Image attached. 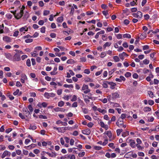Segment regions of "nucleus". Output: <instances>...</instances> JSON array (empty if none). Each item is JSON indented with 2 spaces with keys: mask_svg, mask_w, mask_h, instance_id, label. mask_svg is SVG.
<instances>
[{
  "mask_svg": "<svg viewBox=\"0 0 159 159\" xmlns=\"http://www.w3.org/2000/svg\"><path fill=\"white\" fill-rule=\"evenodd\" d=\"M23 113L24 116L22 113H19V116L22 119H25V117L28 118L30 115V112L28 111V109L26 107H24L22 109Z\"/></svg>",
  "mask_w": 159,
  "mask_h": 159,
  "instance_id": "f257e3e1",
  "label": "nucleus"
},
{
  "mask_svg": "<svg viewBox=\"0 0 159 159\" xmlns=\"http://www.w3.org/2000/svg\"><path fill=\"white\" fill-rule=\"evenodd\" d=\"M10 12L13 14L15 18L17 19L18 20L21 18L24 13L23 10V9H20V11L16 13V11L15 10V11H10Z\"/></svg>",
  "mask_w": 159,
  "mask_h": 159,
  "instance_id": "f03ea898",
  "label": "nucleus"
},
{
  "mask_svg": "<svg viewBox=\"0 0 159 159\" xmlns=\"http://www.w3.org/2000/svg\"><path fill=\"white\" fill-rule=\"evenodd\" d=\"M82 90L84 91V93L85 94H87L90 92V90L89 89L88 85L84 84L82 87Z\"/></svg>",
  "mask_w": 159,
  "mask_h": 159,
  "instance_id": "7ed1b4c3",
  "label": "nucleus"
},
{
  "mask_svg": "<svg viewBox=\"0 0 159 159\" xmlns=\"http://www.w3.org/2000/svg\"><path fill=\"white\" fill-rule=\"evenodd\" d=\"M133 16L135 17L140 19L143 16L142 14L140 11H138L137 13H134L133 14Z\"/></svg>",
  "mask_w": 159,
  "mask_h": 159,
  "instance_id": "20e7f679",
  "label": "nucleus"
},
{
  "mask_svg": "<svg viewBox=\"0 0 159 159\" xmlns=\"http://www.w3.org/2000/svg\"><path fill=\"white\" fill-rule=\"evenodd\" d=\"M55 94L53 93H49L47 92H45L44 94V96L48 99L50 97H54L55 96Z\"/></svg>",
  "mask_w": 159,
  "mask_h": 159,
  "instance_id": "39448f33",
  "label": "nucleus"
},
{
  "mask_svg": "<svg viewBox=\"0 0 159 159\" xmlns=\"http://www.w3.org/2000/svg\"><path fill=\"white\" fill-rule=\"evenodd\" d=\"M20 54L16 53L13 57V59L14 61H19L20 60Z\"/></svg>",
  "mask_w": 159,
  "mask_h": 159,
  "instance_id": "423d86ee",
  "label": "nucleus"
},
{
  "mask_svg": "<svg viewBox=\"0 0 159 159\" xmlns=\"http://www.w3.org/2000/svg\"><path fill=\"white\" fill-rule=\"evenodd\" d=\"M11 152L7 151H5L1 156V157L2 158H3L6 156H10L11 155Z\"/></svg>",
  "mask_w": 159,
  "mask_h": 159,
  "instance_id": "0eeeda50",
  "label": "nucleus"
},
{
  "mask_svg": "<svg viewBox=\"0 0 159 159\" xmlns=\"http://www.w3.org/2000/svg\"><path fill=\"white\" fill-rule=\"evenodd\" d=\"M82 133L84 134L89 135L91 133V131L88 128L85 130H82Z\"/></svg>",
  "mask_w": 159,
  "mask_h": 159,
  "instance_id": "6e6552de",
  "label": "nucleus"
},
{
  "mask_svg": "<svg viewBox=\"0 0 159 159\" xmlns=\"http://www.w3.org/2000/svg\"><path fill=\"white\" fill-rule=\"evenodd\" d=\"M3 40L7 43H9L11 42V38L7 36H4L3 38Z\"/></svg>",
  "mask_w": 159,
  "mask_h": 159,
  "instance_id": "1a4fd4ad",
  "label": "nucleus"
},
{
  "mask_svg": "<svg viewBox=\"0 0 159 159\" xmlns=\"http://www.w3.org/2000/svg\"><path fill=\"white\" fill-rule=\"evenodd\" d=\"M119 94L116 92L113 93L112 94V98L113 99H116L119 97Z\"/></svg>",
  "mask_w": 159,
  "mask_h": 159,
  "instance_id": "9d476101",
  "label": "nucleus"
},
{
  "mask_svg": "<svg viewBox=\"0 0 159 159\" xmlns=\"http://www.w3.org/2000/svg\"><path fill=\"white\" fill-rule=\"evenodd\" d=\"M106 82L108 83V84L111 86L110 87L111 89H114V87L116 85L115 83H113L112 82H108V81H106Z\"/></svg>",
  "mask_w": 159,
  "mask_h": 159,
  "instance_id": "9b49d317",
  "label": "nucleus"
},
{
  "mask_svg": "<svg viewBox=\"0 0 159 159\" xmlns=\"http://www.w3.org/2000/svg\"><path fill=\"white\" fill-rule=\"evenodd\" d=\"M36 146V144L33 143L29 146H25V148L27 149H31L32 148H34Z\"/></svg>",
  "mask_w": 159,
  "mask_h": 159,
  "instance_id": "f8f14e48",
  "label": "nucleus"
},
{
  "mask_svg": "<svg viewBox=\"0 0 159 159\" xmlns=\"http://www.w3.org/2000/svg\"><path fill=\"white\" fill-rule=\"evenodd\" d=\"M5 57L7 59L11 60L12 58V56L10 53H5L4 54Z\"/></svg>",
  "mask_w": 159,
  "mask_h": 159,
  "instance_id": "ddd939ff",
  "label": "nucleus"
},
{
  "mask_svg": "<svg viewBox=\"0 0 159 159\" xmlns=\"http://www.w3.org/2000/svg\"><path fill=\"white\" fill-rule=\"evenodd\" d=\"M57 68L56 67H54L53 70L50 72V74L52 75H56L57 74Z\"/></svg>",
  "mask_w": 159,
  "mask_h": 159,
  "instance_id": "4468645a",
  "label": "nucleus"
},
{
  "mask_svg": "<svg viewBox=\"0 0 159 159\" xmlns=\"http://www.w3.org/2000/svg\"><path fill=\"white\" fill-rule=\"evenodd\" d=\"M129 142H131L130 144V146L133 148H134L135 144V142L132 139H129Z\"/></svg>",
  "mask_w": 159,
  "mask_h": 159,
  "instance_id": "2eb2a0df",
  "label": "nucleus"
},
{
  "mask_svg": "<svg viewBox=\"0 0 159 159\" xmlns=\"http://www.w3.org/2000/svg\"><path fill=\"white\" fill-rule=\"evenodd\" d=\"M126 55H127V54L125 52H123L121 54H120L119 55V56L121 59L123 60L124 59V57Z\"/></svg>",
  "mask_w": 159,
  "mask_h": 159,
  "instance_id": "dca6fc26",
  "label": "nucleus"
},
{
  "mask_svg": "<svg viewBox=\"0 0 159 159\" xmlns=\"http://www.w3.org/2000/svg\"><path fill=\"white\" fill-rule=\"evenodd\" d=\"M97 110L100 112L102 113V114H105L106 113L107 111L104 109H102L101 108H99L97 109Z\"/></svg>",
  "mask_w": 159,
  "mask_h": 159,
  "instance_id": "f3484780",
  "label": "nucleus"
},
{
  "mask_svg": "<svg viewBox=\"0 0 159 159\" xmlns=\"http://www.w3.org/2000/svg\"><path fill=\"white\" fill-rule=\"evenodd\" d=\"M47 154H48L49 156L51 157H55L56 156V154L55 153L52 152V153H49L48 152H45Z\"/></svg>",
  "mask_w": 159,
  "mask_h": 159,
  "instance_id": "a211bd4d",
  "label": "nucleus"
},
{
  "mask_svg": "<svg viewBox=\"0 0 159 159\" xmlns=\"http://www.w3.org/2000/svg\"><path fill=\"white\" fill-rule=\"evenodd\" d=\"M111 44V43L110 42H107L103 45V47L105 49L107 47H109Z\"/></svg>",
  "mask_w": 159,
  "mask_h": 159,
  "instance_id": "6ab92c4d",
  "label": "nucleus"
},
{
  "mask_svg": "<svg viewBox=\"0 0 159 159\" xmlns=\"http://www.w3.org/2000/svg\"><path fill=\"white\" fill-rule=\"evenodd\" d=\"M29 16V14L27 12H26L25 13L24 16H23V18L25 19L26 20H27V19L28 18V17Z\"/></svg>",
  "mask_w": 159,
  "mask_h": 159,
  "instance_id": "aec40b11",
  "label": "nucleus"
},
{
  "mask_svg": "<svg viewBox=\"0 0 159 159\" xmlns=\"http://www.w3.org/2000/svg\"><path fill=\"white\" fill-rule=\"evenodd\" d=\"M129 134V132L128 131H126L125 132H124L122 134V136L125 137Z\"/></svg>",
  "mask_w": 159,
  "mask_h": 159,
  "instance_id": "412c9836",
  "label": "nucleus"
},
{
  "mask_svg": "<svg viewBox=\"0 0 159 159\" xmlns=\"http://www.w3.org/2000/svg\"><path fill=\"white\" fill-rule=\"evenodd\" d=\"M123 37L124 38L130 39L131 38V35L129 34H126L123 35Z\"/></svg>",
  "mask_w": 159,
  "mask_h": 159,
  "instance_id": "4be33fe9",
  "label": "nucleus"
},
{
  "mask_svg": "<svg viewBox=\"0 0 159 159\" xmlns=\"http://www.w3.org/2000/svg\"><path fill=\"white\" fill-rule=\"evenodd\" d=\"M63 20V18L62 16H60L57 19V21L59 22H61Z\"/></svg>",
  "mask_w": 159,
  "mask_h": 159,
  "instance_id": "5701e85b",
  "label": "nucleus"
},
{
  "mask_svg": "<svg viewBox=\"0 0 159 159\" xmlns=\"http://www.w3.org/2000/svg\"><path fill=\"white\" fill-rule=\"evenodd\" d=\"M106 134L107 136L109 137V138H111L112 136V133L110 131H107V133H106L105 132L104 134Z\"/></svg>",
  "mask_w": 159,
  "mask_h": 159,
  "instance_id": "b1692460",
  "label": "nucleus"
},
{
  "mask_svg": "<svg viewBox=\"0 0 159 159\" xmlns=\"http://www.w3.org/2000/svg\"><path fill=\"white\" fill-rule=\"evenodd\" d=\"M151 110V108L148 107H146L144 108L143 111L145 112L150 111Z\"/></svg>",
  "mask_w": 159,
  "mask_h": 159,
  "instance_id": "393cba45",
  "label": "nucleus"
},
{
  "mask_svg": "<svg viewBox=\"0 0 159 159\" xmlns=\"http://www.w3.org/2000/svg\"><path fill=\"white\" fill-rule=\"evenodd\" d=\"M114 61L116 62H117L120 61V59L118 56H115L113 57Z\"/></svg>",
  "mask_w": 159,
  "mask_h": 159,
  "instance_id": "a878e982",
  "label": "nucleus"
},
{
  "mask_svg": "<svg viewBox=\"0 0 159 159\" xmlns=\"http://www.w3.org/2000/svg\"><path fill=\"white\" fill-rule=\"evenodd\" d=\"M28 29L27 28L26 29H25V27H23L20 29V32H23L24 31H28Z\"/></svg>",
  "mask_w": 159,
  "mask_h": 159,
  "instance_id": "bb28decb",
  "label": "nucleus"
},
{
  "mask_svg": "<svg viewBox=\"0 0 159 159\" xmlns=\"http://www.w3.org/2000/svg\"><path fill=\"white\" fill-rule=\"evenodd\" d=\"M37 128V127L35 125H30L29 127V129H32L33 130H35Z\"/></svg>",
  "mask_w": 159,
  "mask_h": 159,
  "instance_id": "cd10ccee",
  "label": "nucleus"
},
{
  "mask_svg": "<svg viewBox=\"0 0 159 159\" xmlns=\"http://www.w3.org/2000/svg\"><path fill=\"white\" fill-rule=\"evenodd\" d=\"M63 86L65 88H73V86L72 84H65Z\"/></svg>",
  "mask_w": 159,
  "mask_h": 159,
  "instance_id": "c85d7f7f",
  "label": "nucleus"
},
{
  "mask_svg": "<svg viewBox=\"0 0 159 159\" xmlns=\"http://www.w3.org/2000/svg\"><path fill=\"white\" fill-rule=\"evenodd\" d=\"M102 13V14L105 16L107 18H108L109 17L108 16H107L108 15V12L107 11H103Z\"/></svg>",
  "mask_w": 159,
  "mask_h": 159,
  "instance_id": "c756f323",
  "label": "nucleus"
},
{
  "mask_svg": "<svg viewBox=\"0 0 159 159\" xmlns=\"http://www.w3.org/2000/svg\"><path fill=\"white\" fill-rule=\"evenodd\" d=\"M74 63L75 61L72 59L68 60L67 61V63L68 64H72Z\"/></svg>",
  "mask_w": 159,
  "mask_h": 159,
  "instance_id": "7c9ffc66",
  "label": "nucleus"
},
{
  "mask_svg": "<svg viewBox=\"0 0 159 159\" xmlns=\"http://www.w3.org/2000/svg\"><path fill=\"white\" fill-rule=\"evenodd\" d=\"M122 131H123V130L121 129H117L116 130V133H117V135L118 136H119L120 135Z\"/></svg>",
  "mask_w": 159,
  "mask_h": 159,
  "instance_id": "2f4dec72",
  "label": "nucleus"
},
{
  "mask_svg": "<svg viewBox=\"0 0 159 159\" xmlns=\"http://www.w3.org/2000/svg\"><path fill=\"white\" fill-rule=\"evenodd\" d=\"M53 129H56L59 132H62V130L61 129V128L57 127H53Z\"/></svg>",
  "mask_w": 159,
  "mask_h": 159,
  "instance_id": "473e14b6",
  "label": "nucleus"
},
{
  "mask_svg": "<svg viewBox=\"0 0 159 159\" xmlns=\"http://www.w3.org/2000/svg\"><path fill=\"white\" fill-rule=\"evenodd\" d=\"M146 36L147 35L146 34H142L140 35V38L141 39H143L146 37Z\"/></svg>",
  "mask_w": 159,
  "mask_h": 159,
  "instance_id": "72a5a7b5",
  "label": "nucleus"
},
{
  "mask_svg": "<svg viewBox=\"0 0 159 159\" xmlns=\"http://www.w3.org/2000/svg\"><path fill=\"white\" fill-rule=\"evenodd\" d=\"M28 108L30 111L29 112H30V113L32 112L33 111V107H32V106L31 105H28Z\"/></svg>",
  "mask_w": 159,
  "mask_h": 159,
  "instance_id": "f704fd0d",
  "label": "nucleus"
},
{
  "mask_svg": "<svg viewBox=\"0 0 159 159\" xmlns=\"http://www.w3.org/2000/svg\"><path fill=\"white\" fill-rule=\"evenodd\" d=\"M118 120L119 121V123H120V125H123V120L121 118H119Z\"/></svg>",
  "mask_w": 159,
  "mask_h": 159,
  "instance_id": "c9c22d12",
  "label": "nucleus"
},
{
  "mask_svg": "<svg viewBox=\"0 0 159 159\" xmlns=\"http://www.w3.org/2000/svg\"><path fill=\"white\" fill-rule=\"evenodd\" d=\"M7 96L11 100H12L14 98L13 96L12 95L10 94L9 93L7 94Z\"/></svg>",
  "mask_w": 159,
  "mask_h": 159,
  "instance_id": "e433bc0d",
  "label": "nucleus"
},
{
  "mask_svg": "<svg viewBox=\"0 0 159 159\" xmlns=\"http://www.w3.org/2000/svg\"><path fill=\"white\" fill-rule=\"evenodd\" d=\"M21 79H24L25 80H27V78L26 76V75L24 74H22L21 75Z\"/></svg>",
  "mask_w": 159,
  "mask_h": 159,
  "instance_id": "4c0bfd02",
  "label": "nucleus"
},
{
  "mask_svg": "<svg viewBox=\"0 0 159 159\" xmlns=\"http://www.w3.org/2000/svg\"><path fill=\"white\" fill-rule=\"evenodd\" d=\"M6 16L8 19H10L12 18V15L10 14H7L6 15Z\"/></svg>",
  "mask_w": 159,
  "mask_h": 159,
  "instance_id": "58836bf2",
  "label": "nucleus"
},
{
  "mask_svg": "<svg viewBox=\"0 0 159 159\" xmlns=\"http://www.w3.org/2000/svg\"><path fill=\"white\" fill-rule=\"evenodd\" d=\"M64 102L62 101L59 102L58 103V106L59 107H61L64 105Z\"/></svg>",
  "mask_w": 159,
  "mask_h": 159,
  "instance_id": "ea45409f",
  "label": "nucleus"
},
{
  "mask_svg": "<svg viewBox=\"0 0 159 159\" xmlns=\"http://www.w3.org/2000/svg\"><path fill=\"white\" fill-rule=\"evenodd\" d=\"M84 80L85 81H86L87 82H91L93 81V80L89 77H87V78H85V79Z\"/></svg>",
  "mask_w": 159,
  "mask_h": 159,
  "instance_id": "a19ab883",
  "label": "nucleus"
},
{
  "mask_svg": "<svg viewBox=\"0 0 159 159\" xmlns=\"http://www.w3.org/2000/svg\"><path fill=\"white\" fill-rule=\"evenodd\" d=\"M26 65L29 67H30L31 66V62L30 59H28L27 60Z\"/></svg>",
  "mask_w": 159,
  "mask_h": 159,
  "instance_id": "79ce46f5",
  "label": "nucleus"
},
{
  "mask_svg": "<svg viewBox=\"0 0 159 159\" xmlns=\"http://www.w3.org/2000/svg\"><path fill=\"white\" fill-rule=\"evenodd\" d=\"M50 13V11L48 10H45L43 12V15L44 16H47Z\"/></svg>",
  "mask_w": 159,
  "mask_h": 159,
  "instance_id": "37998d69",
  "label": "nucleus"
},
{
  "mask_svg": "<svg viewBox=\"0 0 159 159\" xmlns=\"http://www.w3.org/2000/svg\"><path fill=\"white\" fill-rule=\"evenodd\" d=\"M125 75L126 77H129L131 76V74L129 72H127L125 73Z\"/></svg>",
  "mask_w": 159,
  "mask_h": 159,
  "instance_id": "c03bdc74",
  "label": "nucleus"
},
{
  "mask_svg": "<svg viewBox=\"0 0 159 159\" xmlns=\"http://www.w3.org/2000/svg\"><path fill=\"white\" fill-rule=\"evenodd\" d=\"M148 93L149 95V96L151 98H153V93L151 91H148Z\"/></svg>",
  "mask_w": 159,
  "mask_h": 159,
  "instance_id": "a18cd8bd",
  "label": "nucleus"
},
{
  "mask_svg": "<svg viewBox=\"0 0 159 159\" xmlns=\"http://www.w3.org/2000/svg\"><path fill=\"white\" fill-rule=\"evenodd\" d=\"M77 96L74 95H73V96L72 98L71 99V101L73 102V101H75L77 100Z\"/></svg>",
  "mask_w": 159,
  "mask_h": 159,
  "instance_id": "49530a36",
  "label": "nucleus"
},
{
  "mask_svg": "<svg viewBox=\"0 0 159 159\" xmlns=\"http://www.w3.org/2000/svg\"><path fill=\"white\" fill-rule=\"evenodd\" d=\"M33 41L32 39H26L25 41L26 43H29L32 42Z\"/></svg>",
  "mask_w": 159,
  "mask_h": 159,
  "instance_id": "de8ad7c7",
  "label": "nucleus"
},
{
  "mask_svg": "<svg viewBox=\"0 0 159 159\" xmlns=\"http://www.w3.org/2000/svg\"><path fill=\"white\" fill-rule=\"evenodd\" d=\"M85 154V152H83L81 153H80L78 154V156L80 157H83Z\"/></svg>",
  "mask_w": 159,
  "mask_h": 159,
  "instance_id": "09e8293b",
  "label": "nucleus"
},
{
  "mask_svg": "<svg viewBox=\"0 0 159 159\" xmlns=\"http://www.w3.org/2000/svg\"><path fill=\"white\" fill-rule=\"evenodd\" d=\"M143 62L144 64L147 65L149 64V61L147 59H145L143 61Z\"/></svg>",
  "mask_w": 159,
  "mask_h": 159,
  "instance_id": "8fccbe9b",
  "label": "nucleus"
},
{
  "mask_svg": "<svg viewBox=\"0 0 159 159\" xmlns=\"http://www.w3.org/2000/svg\"><path fill=\"white\" fill-rule=\"evenodd\" d=\"M45 31V26H43L41 28V29L40 31L42 33H44Z\"/></svg>",
  "mask_w": 159,
  "mask_h": 159,
  "instance_id": "3c124183",
  "label": "nucleus"
},
{
  "mask_svg": "<svg viewBox=\"0 0 159 159\" xmlns=\"http://www.w3.org/2000/svg\"><path fill=\"white\" fill-rule=\"evenodd\" d=\"M102 70H101L100 71H97V72H96V73L95 75L96 76L99 75H100L102 73Z\"/></svg>",
  "mask_w": 159,
  "mask_h": 159,
  "instance_id": "603ef678",
  "label": "nucleus"
},
{
  "mask_svg": "<svg viewBox=\"0 0 159 159\" xmlns=\"http://www.w3.org/2000/svg\"><path fill=\"white\" fill-rule=\"evenodd\" d=\"M106 55V52H103L101 53L100 57L101 58H103Z\"/></svg>",
  "mask_w": 159,
  "mask_h": 159,
  "instance_id": "864d4df0",
  "label": "nucleus"
},
{
  "mask_svg": "<svg viewBox=\"0 0 159 159\" xmlns=\"http://www.w3.org/2000/svg\"><path fill=\"white\" fill-rule=\"evenodd\" d=\"M107 82H105L103 83L102 84L103 87L104 88H107L108 87L107 84Z\"/></svg>",
  "mask_w": 159,
  "mask_h": 159,
  "instance_id": "5fc2aeb1",
  "label": "nucleus"
},
{
  "mask_svg": "<svg viewBox=\"0 0 159 159\" xmlns=\"http://www.w3.org/2000/svg\"><path fill=\"white\" fill-rule=\"evenodd\" d=\"M148 104L150 105H153L154 103V102L152 100H149L148 101Z\"/></svg>",
  "mask_w": 159,
  "mask_h": 159,
  "instance_id": "6e6d98bb",
  "label": "nucleus"
},
{
  "mask_svg": "<svg viewBox=\"0 0 159 159\" xmlns=\"http://www.w3.org/2000/svg\"><path fill=\"white\" fill-rule=\"evenodd\" d=\"M15 51L16 52V54H23V53L20 50H18L17 49L15 50Z\"/></svg>",
  "mask_w": 159,
  "mask_h": 159,
  "instance_id": "4d7b16f0",
  "label": "nucleus"
},
{
  "mask_svg": "<svg viewBox=\"0 0 159 159\" xmlns=\"http://www.w3.org/2000/svg\"><path fill=\"white\" fill-rule=\"evenodd\" d=\"M93 125V124L91 122H90L87 124V126L89 128H91Z\"/></svg>",
  "mask_w": 159,
  "mask_h": 159,
  "instance_id": "13d9d810",
  "label": "nucleus"
},
{
  "mask_svg": "<svg viewBox=\"0 0 159 159\" xmlns=\"http://www.w3.org/2000/svg\"><path fill=\"white\" fill-rule=\"evenodd\" d=\"M133 77L134 79H137L138 77V75L137 73H135L133 75Z\"/></svg>",
  "mask_w": 159,
  "mask_h": 159,
  "instance_id": "bf43d9fd",
  "label": "nucleus"
},
{
  "mask_svg": "<svg viewBox=\"0 0 159 159\" xmlns=\"http://www.w3.org/2000/svg\"><path fill=\"white\" fill-rule=\"evenodd\" d=\"M126 117V114H122L121 115V116L120 117V118H121L123 120L125 119Z\"/></svg>",
  "mask_w": 159,
  "mask_h": 159,
  "instance_id": "052dcab7",
  "label": "nucleus"
},
{
  "mask_svg": "<svg viewBox=\"0 0 159 159\" xmlns=\"http://www.w3.org/2000/svg\"><path fill=\"white\" fill-rule=\"evenodd\" d=\"M149 48V47L148 45H144L143 47V50H145L148 49Z\"/></svg>",
  "mask_w": 159,
  "mask_h": 159,
  "instance_id": "680f3d73",
  "label": "nucleus"
},
{
  "mask_svg": "<svg viewBox=\"0 0 159 159\" xmlns=\"http://www.w3.org/2000/svg\"><path fill=\"white\" fill-rule=\"evenodd\" d=\"M90 72L89 69H86L84 71V73L89 74Z\"/></svg>",
  "mask_w": 159,
  "mask_h": 159,
  "instance_id": "e2e57ef3",
  "label": "nucleus"
},
{
  "mask_svg": "<svg viewBox=\"0 0 159 159\" xmlns=\"http://www.w3.org/2000/svg\"><path fill=\"white\" fill-rule=\"evenodd\" d=\"M9 148L11 150H13L15 148V147L12 145H9L8 146Z\"/></svg>",
  "mask_w": 159,
  "mask_h": 159,
  "instance_id": "0e129e2a",
  "label": "nucleus"
},
{
  "mask_svg": "<svg viewBox=\"0 0 159 159\" xmlns=\"http://www.w3.org/2000/svg\"><path fill=\"white\" fill-rule=\"evenodd\" d=\"M56 25L55 23H52L51 25V27L52 29H54L56 28Z\"/></svg>",
  "mask_w": 159,
  "mask_h": 159,
  "instance_id": "69168bd1",
  "label": "nucleus"
},
{
  "mask_svg": "<svg viewBox=\"0 0 159 159\" xmlns=\"http://www.w3.org/2000/svg\"><path fill=\"white\" fill-rule=\"evenodd\" d=\"M44 23V21L43 20H40L38 22V24L40 25H43Z\"/></svg>",
  "mask_w": 159,
  "mask_h": 159,
  "instance_id": "338daca9",
  "label": "nucleus"
},
{
  "mask_svg": "<svg viewBox=\"0 0 159 159\" xmlns=\"http://www.w3.org/2000/svg\"><path fill=\"white\" fill-rule=\"evenodd\" d=\"M122 45L125 48H127L128 47V45L127 43L126 42L124 43Z\"/></svg>",
  "mask_w": 159,
  "mask_h": 159,
  "instance_id": "774afa93",
  "label": "nucleus"
}]
</instances>
